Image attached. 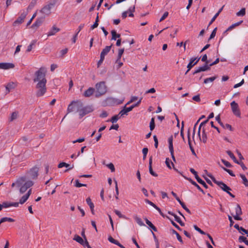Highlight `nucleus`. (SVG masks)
<instances>
[{
	"mask_svg": "<svg viewBox=\"0 0 248 248\" xmlns=\"http://www.w3.org/2000/svg\"><path fill=\"white\" fill-rule=\"evenodd\" d=\"M155 118H152L151 120L150 123V129L151 131H152L155 129Z\"/></svg>",
	"mask_w": 248,
	"mask_h": 248,
	"instance_id": "obj_40",
	"label": "nucleus"
},
{
	"mask_svg": "<svg viewBox=\"0 0 248 248\" xmlns=\"http://www.w3.org/2000/svg\"><path fill=\"white\" fill-rule=\"evenodd\" d=\"M95 89L92 87L89 88L88 89L86 90L84 93L83 95L86 97H90L93 93H94Z\"/></svg>",
	"mask_w": 248,
	"mask_h": 248,
	"instance_id": "obj_15",
	"label": "nucleus"
},
{
	"mask_svg": "<svg viewBox=\"0 0 248 248\" xmlns=\"http://www.w3.org/2000/svg\"><path fill=\"white\" fill-rule=\"evenodd\" d=\"M95 88L96 91L95 92V96L97 98L105 94L107 91V87L105 85V82L104 81H101L96 83L95 85Z\"/></svg>",
	"mask_w": 248,
	"mask_h": 248,
	"instance_id": "obj_3",
	"label": "nucleus"
},
{
	"mask_svg": "<svg viewBox=\"0 0 248 248\" xmlns=\"http://www.w3.org/2000/svg\"><path fill=\"white\" fill-rule=\"evenodd\" d=\"M240 176L243 180V184L245 185V186H248V180L246 178L245 175L240 174Z\"/></svg>",
	"mask_w": 248,
	"mask_h": 248,
	"instance_id": "obj_39",
	"label": "nucleus"
},
{
	"mask_svg": "<svg viewBox=\"0 0 248 248\" xmlns=\"http://www.w3.org/2000/svg\"><path fill=\"white\" fill-rule=\"evenodd\" d=\"M226 153L235 163H239V161L236 159V157L231 151H227Z\"/></svg>",
	"mask_w": 248,
	"mask_h": 248,
	"instance_id": "obj_27",
	"label": "nucleus"
},
{
	"mask_svg": "<svg viewBox=\"0 0 248 248\" xmlns=\"http://www.w3.org/2000/svg\"><path fill=\"white\" fill-rule=\"evenodd\" d=\"M148 152V149L147 148H144L142 149L143 159V160H145L146 159Z\"/></svg>",
	"mask_w": 248,
	"mask_h": 248,
	"instance_id": "obj_50",
	"label": "nucleus"
},
{
	"mask_svg": "<svg viewBox=\"0 0 248 248\" xmlns=\"http://www.w3.org/2000/svg\"><path fill=\"white\" fill-rule=\"evenodd\" d=\"M1 208H8L11 206H15V207H18V202H2V204H1Z\"/></svg>",
	"mask_w": 248,
	"mask_h": 248,
	"instance_id": "obj_12",
	"label": "nucleus"
},
{
	"mask_svg": "<svg viewBox=\"0 0 248 248\" xmlns=\"http://www.w3.org/2000/svg\"><path fill=\"white\" fill-rule=\"evenodd\" d=\"M217 28H215L212 31L211 34H210V36L209 37L208 41H209L211 39H212L213 38H214L215 37L216 32H217Z\"/></svg>",
	"mask_w": 248,
	"mask_h": 248,
	"instance_id": "obj_47",
	"label": "nucleus"
},
{
	"mask_svg": "<svg viewBox=\"0 0 248 248\" xmlns=\"http://www.w3.org/2000/svg\"><path fill=\"white\" fill-rule=\"evenodd\" d=\"M112 45L109 46H106L102 51L100 56L105 58V56L110 51Z\"/></svg>",
	"mask_w": 248,
	"mask_h": 248,
	"instance_id": "obj_18",
	"label": "nucleus"
},
{
	"mask_svg": "<svg viewBox=\"0 0 248 248\" xmlns=\"http://www.w3.org/2000/svg\"><path fill=\"white\" fill-rule=\"evenodd\" d=\"M83 103L80 100L76 101H73L68 105L67 108V112L70 113L72 112H79L81 108L83 107Z\"/></svg>",
	"mask_w": 248,
	"mask_h": 248,
	"instance_id": "obj_2",
	"label": "nucleus"
},
{
	"mask_svg": "<svg viewBox=\"0 0 248 248\" xmlns=\"http://www.w3.org/2000/svg\"><path fill=\"white\" fill-rule=\"evenodd\" d=\"M188 144H189V147H190V149L192 153V154L193 155H196L195 154V152L194 151V150L193 149V148L192 147V145H191V141H190V134H189V131H188Z\"/></svg>",
	"mask_w": 248,
	"mask_h": 248,
	"instance_id": "obj_38",
	"label": "nucleus"
},
{
	"mask_svg": "<svg viewBox=\"0 0 248 248\" xmlns=\"http://www.w3.org/2000/svg\"><path fill=\"white\" fill-rule=\"evenodd\" d=\"M149 172H150V173L155 176V177H157L158 175L157 174L155 173L153 170V168H152V156H151L150 158H149Z\"/></svg>",
	"mask_w": 248,
	"mask_h": 248,
	"instance_id": "obj_16",
	"label": "nucleus"
},
{
	"mask_svg": "<svg viewBox=\"0 0 248 248\" xmlns=\"http://www.w3.org/2000/svg\"><path fill=\"white\" fill-rule=\"evenodd\" d=\"M60 29L59 28H57L55 25L53 26L51 30L48 32L47 36H50L52 35H54L56 34V32L59 31Z\"/></svg>",
	"mask_w": 248,
	"mask_h": 248,
	"instance_id": "obj_21",
	"label": "nucleus"
},
{
	"mask_svg": "<svg viewBox=\"0 0 248 248\" xmlns=\"http://www.w3.org/2000/svg\"><path fill=\"white\" fill-rule=\"evenodd\" d=\"M172 140H173L172 136H171L170 137H169V138L168 139V142H169V150H171V151H172V150H173Z\"/></svg>",
	"mask_w": 248,
	"mask_h": 248,
	"instance_id": "obj_33",
	"label": "nucleus"
},
{
	"mask_svg": "<svg viewBox=\"0 0 248 248\" xmlns=\"http://www.w3.org/2000/svg\"><path fill=\"white\" fill-rule=\"evenodd\" d=\"M236 15L238 16H245L246 15V9L245 8H242L239 12L236 13Z\"/></svg>",
	"mask_w": 248,
	"mask_h": 248,
	"instance_id": "obj_35",
	"label": "nucleus"
},
{
	"mask_svg": "<svg viewBox=\"0 0 248 248\" xmlns=\"http://www.w3.org/2000/svg\"><path fill=\"white\" fill-rule=\"evenodd\" d=\"M114 212L120 218L127 219V217L125 216L122 215L120 211L115 210Z\"/></svg>",
	"mask_w": 248,
	"mask_h": 248,
	"instance_id": "obj_49",
	"label": "nucleus"
},
{
	"mask_svg": "<svg viewBox=\"0 0 248 248\" xmlns=\"http://www.w3.org/2000/svg\"><path fill=\"white\" fill-rule=\"evenodd\" d=\"M120 117V115L118 114V115L113 116L110 120H108L107 122H111L112 123L114 124L116 123Z\"/></svg>",
	"mask_w": 248,
	"mask_h": 248,
	"instance_id": "obj_29",
	"label": "nucleus"
},
{
	"mask_svg": "<svg viewBox=\"0 0 248 248\" xmlns=\"http://www.w3.org/2000/svg\"><path fill=\"white\" fill-rule=\"evenodd\" d=\"M45 19V17H41L36 19L35 22L32 25L31 28H38L39 27L42 23L44 22Z\"/></svg>",
	"mask_w": 248,
	"mask_h": 248,
	"instance_id": "obj_14",
	"label": "nucleus"
},
{
	"mask_svg": "<svg viewBox=\"0 0 248 248\" xmlns=\"http://www.w3.org/2000/svg\"><path fill=\"white\" fill-rule=\"evenodd\" d=\"M108 240L113 243V244H116L118 242V241L114 239V238H112V237H111V236H109L108 238Z\"/></svg>",
	"mask_w": 248,
	"mask_h": 248,
	"instance_id": "obj_62",
	"label": "nucleus"
},
{
	"mask_svg": "<svg viewBox=\"0 0 248 248\" xmlns=\"http://www.w3.org/2000/svg\"><path fill=\"white\" fill-rule=\"evenodd\" d=\"M33 185V183L31 181H27L24 184L21 186L19 191L21 193H24L28 188H30Z\"/></svg>",
	"mask_w": 248,
	"mask_h": 248,
	"instance_id": "obj_9",
	"label": "nucleus"
},
{
	"mask_svg": "<svg viewBox=\"0 0 248 248\" xmlns=\"http://www.w3.org/2000/svg\"><path fill=\"white\" fill-rule=\"evenodd\" d=\"M6 93H8L12 89H14L15 87V84L13 82H10L6 86Z\"/></svg>",
	"mask_w": 248,
	"mask_h": 248,
	"instance_id": "obj_23",
	"label": "nucleus"
},
{
	"mask_svg": "<svg viewBox=\"0 0 248 248\" xmlns=\"http://www.w3.org/2000/svg\"><path fill=\"white\" fill-rule=\"evenodd\" d=\"M146 224L155 232L157 231L156 228L153 224V223L149 221L147 218H145Z\"/></svg>",
	"mask_w": 248,
	"mask_h": 248,
	"instance_id": "obj_25",
	"label": "nucleus"
},
{
	"mask_svg": "<svg viewBox=\"0 0 248 248\" xmlns=\"http://www.w3.org/2000/svg\"><path fill=\"white\" fill-rule=\"evenodd\" d=\"M18 113L16 112H14L12 113L11 116L10 118V121L12 122L16 120L17 118Z\"/></svg>",
	"mask_w": 248,
	"mask_h": 248,
	"instance_id": "obj_41",
	"label": "nucleus"
},
{
	"mask_svg": "<svg viewBox=\"0 0 248 248\" xmlns=\"http://www.w3.org/2000/svg\"><path fill=\"white\" fill-rule=\"evenodd\" d=\"M75 186L77 187H80L81 186H87L86 184H83L80 183L79 182L78 180H76L75 181Z\"/></svg>",
	"mask_w": 248,
	"mask_h": 248,
	"instance_id": "obj_43",
	"label": "nucleus"
},
{
	"mask_svg": "<svg viewBox=\"0 0 248 248\" xmlns=\"http://www.w3.org/2000/svg\"><path fill=\"white\" fill-rule=\"evenodd\" d=\"M46 72L45 67H41L34 73V78L33 80L34 82H37L36 85L37 89L36 95L37 97L42 96L46 93Z\"/></svg>",
	"mask_w": 248,
	"mask_h": 248,
	"instance_id": "obj_1",
	"label": "nucleus"
},
{
	"mask_svg": "<svg viewBox=\"0 0 248 248\" xmlns=\"http://www.w3.org/2000/svg\"><path fill=\"white\" fill-rule=\"evenodd\" d=\"M28 198H29L26 195L23 196L21 197V198L20 199L18 204L19 203L23 204L24 203H25L26 202V201L28 199Z\"/></svg>",
	"mask_w": 248,
	"mask_h": 248,
	"instance_id": "obj_44",
	"label": "nucleus"
},
{
	"mask_svg": "<svg viewBox=\"0 0 248 248\" xmlns=\"http://www.w3.org/2000/svg\"><path fill=\"white\" fill-rule=\"evenodd\" d=\"M38 171H39V168L37 167H34L31 170L30 172H29V174L30 176V177L32 179H36L38 177Z\"/></svg>",
	"mask_w": 248,
	"mask_h": 248,
	"instance_id": "obj_10",
	"label": "nucleus"
},
{
	"mask_svg": "<svg viewBox=\"0 0 248 248\" xmlns=\"http://www.w3.org/2000/svg\"><path fill=\"white\" fill-rule=\"evenodd\" d=\"M168 15H169V13L168 12H165L164 13L163 15L162 16L160 19L159 22H161L163 20H164L165 19H166L167 18V17L168 16Z\"/></svg>",
	"mask_w": 248,
	"mask_h": 248,
	"instance_id": "obj_61",
	"label": "nucleus"
},
{
	"mask_svg": "<svg viewBox=\"0 0 248 248\" xmlns=\"http://www.w3.org/2000/svg\"><path fill=\"white\" fill-rule=\"evenodd\" d=\"M93 108L92 106H87L84 107V105L81 108L78 113L79 118L81 119L86 115L93 112Z\"/></svg>",
	"mask_w": 248,
	"mask_h": 248,
	"instance_id": "obj_5",
	"label": "nucleus"
},
{
	"mask_svg": "<svg viewBox=\"0 0 248 248\" xmlns=\"http://www.w3.org/2000/svg\"><path fill=\"white\" fill-rule=\"evenodd\" d=\"M86 202L90 206V208H93V207H94V204L92 202L91 199L90 197H88L86 199Z\"/></svg>",
	"mask_w": 248,
	"mask_h": 248,
	"instance_id": "obj_46",
	"label": "nucleus"
},
{
	"mask_svg": "<svg viewBox=\"0 0 248 248\" xmlns=\"http://www.w3.org/2000/svg\"><path fill=\"white\" fill-rule=\"evenodd\" d=\"M221 167L225 171L227 172L231 176L233 177L235 176V174L233 173L232 170L228 169L224 167Z\"/></svg>",
	"mask_w": 248,
	"mask_h": 248,
	"instance_id": "obj_51",
	"label": "nucleus"
},
{
	"mask_svg": "<svg viewBox=\"0 0 248 248\" xmlns=\"http://www.w3.org/2000/svg\"><path fill=\"white\" fill-rule=\"evenodd\" d=\"M166 217L168 218L171 221V224L173 226H174L176 229H177L179 231H181L182 229L179 227V226L176 224L173 220H172L169 217L167 216Z\"/></svg>",
	"mask_w": 248,
	"mask_h": 248,
	"instance_id": "obj_48",
	"label": "nucleus"
},
{
	"mask_svg": "<svg viewBox=\"0 0 248 248\" xmlns=\"http://www.w3.org/2000/svg\"><path fill=\"white\" fill-rule=\"evenodd\" d=\"M222 162L227 167L231 168L232 165L231 164L227 161L225 160L224 159H221Z\"/></svg>",
	"mask_w": 248,
	"mask_h": 248,
	"instance_id": "obj_60",
	"label": "nucleus"
},
{
	"mask_svg": "<svg viewBox=\"0 0 248 248\" xmlns=\"http://www.w3.org/2000/svg\"><path fill=\"white\" fill-rule=\"evenodd\" d=\"M27 178L26 176H22L18 178L16 181V185L19 187L22 185L23 183L26 182Z\"/></svg>",
	"mask_w": 248,
	"mask_h": 248,
	"instance_id": "obj_20",
	"label": "nucleus"
},
{
	"mask_svg": "<svg viewBox=\"0 0 248 248\" xmlns=\"http://www.w3.org/2000/svg\"><path fill=\"white\" fill-rule=\"evenodd\" d=\"M70 166V165L68 164H67L65 162H61L59 164L58 166V167L59 168H61L63 167H65L66 168H68Z\"/></svg>",
	"mask_w": 248,
	"mask_h": 248,
	"instance_id": "obj_53",
	"label": "nucleus"
},
{
	"mask_svg": "<svg viewBox=\"0 0 248 248\" xmlns=\"http://www.w3.org/2000/svg\"><path fill=\"white\" fill-rule=\"evenodd\" d=\"M112 34V40H116L117 38H120L121 36L120 34H117L115 30H112L111 31Z\"/></svg>",
	"mask_w": 248,
	"mask_h": 248,
	"instance_id": "obj_28",
	"label": "nucleus"
},
{
	"mask_svg": "<svg viewBox=\"0 0 248 248\" xmlns=\"http://www.w3.org/2000/svg\"><path fill=\"white\" fill-rule=\"evenodd\" d=\"M108 100L113 103L114 105H120L123 103L124 99L120 100L114 98H110Z\"/></svg>",
	"mask_w": 248,
	"mask_h": 248,
	"instance_id": "obj_22",
	"label": "nucleus"
},
{
	"mask_svg": "<svg viewBox=\"0 0 248 248\" xmlns=\"http://www.w3.org/2000/svg\"><path fill=\"white\" fill-rule=\"evenodd\" d=\"M107 166L111 170V172H114L115 171L114 166L112 163L107 164Z\"/></svg>",
	"mask_w": 248,
	"mask_h": 248,
	"instance_id": "obj_57",
	"label": "nucleus"
},
{
	"mask_svg": "<svg viewBox=\"0 0 248 248\" xmlns=\"http://www.w3.org/2000/svg\"><path fill=\"white\" fill-rule=\"evenodd\" d=\"M209 62H206V63H205L202 66L198 67L197 69L193 73V75H195L200 72L206 71L210 70V66H209Z\"/></svg>",
	"mask_w": 248,
	"mask_h": 248,
	"instance_id": "obj_8",
	"label": "nucleus"
},
{
	"mask_svg": "<svg viewBox=\"0 0 248 248\" xmlns=\"http://www.w3.org/2000/svg\"><path fill=\"white\" fill-rule=\"evenodd\" d=\"M194 229L199 232L201 234L205 235L206 234V233L203 232L202 230L200 228H199L197 225H194Z\"/></svg>",
	"mask_w": 248,
	"mask_h": 248,
	"instance_id": "obj_52",
	"label": "nucleus"
},
{
	"mask_svg": "<svg viewBox=\"0 0 248 248\" xmlns=\"http://www.w3.org/2000/svg\"><path fill=\"white\" fill-rule=\"evenodd\" d=\"M224 128L225 129H229L230 131H233V128L232 127V126L228 124H225L224 126Z\"/></svg>",
	"mask_w": 248,
	"mask_h": 248,
	"instance_id": "obj_64",
	"label": "nucleus"
},
{
	"mask_svg": "<svg viewBox=\"0 0 248 248\" xmlns=\"http://www.w3.org/2000/svg\"><path fill=\"white\" fill-rule=\"evenodd\" d=\"M192 99L197 102H200L201 101V98H200V94L196 95L195 96H194L192 97Z\"/></svg>",
	"mask_w": 248,
	"mask_h": 248,
	"instance_id": "obj_59",
	"label": "nucleus"
},
{
	"mask_svg": "<svg viewBox=\"0 0 248 248\" xmlns=\"http://www.w3.org/2000/svg\"><path fill=\"white\" fill-rule=\"evenodd\" d=\"M171 231H172V233L173 234H175L176 235V237H177V238L178 240L181 243L183 244V240L182 239L181 236L179 235V234L176 231H175L173 229H172Z\"/></svg>",
	"mask_w": 248,
	"mask_h": 248,
	"instance_id": "obj_30",
	"label": "nucleus"
},
{
	"mask_svg": "<svg viewBox=\"0 0 248 248\" xmlns=\"http://www.w3.org/2000/svg\"><path fill=\"white\" fill-rule=\"evenodd\" d=\"M201 58L200 57H196V58H192L190 59V62L188 65H187V70L185 73V74L186 75L190 70V69L196 64H197V63L200 61Z\"/></svg>",
	"mask_w": 248,
	"mask_h": 248,
	"instance_id": "obj_6",
	"label": "nucleus"
},
{
	"mask_svg": "<svg viewBox=\"0 0 248 248\" xmlns=\"http://www.w3.org/2000/svg\"><path fill=\"white\" fill-rule=\"evenodd\" d=\"M134 219H135L137 223L140 226H145V224L141 220V218L138 217V216H135L134 217Z\"/></svg>",
	"mask_w": 248,
	"mask_h": 248,
	"instance_id": "obj_36",
	"label": "nucleus"
},
{
	"mask_svg": "<svg viewBox=\"0 0 248 248\" xmlns=\"http://www.w3.org/2000/svg\"><path fill=\"white\" fill-rule=\"evenodd\" d=\"M231 106L233 113L237 117H240L241 113L239 109L238 105L234 101L231 103Z\"/></svg>",
	"mask_w": 248,
	"mask_h": 248,
	"instance_id": "obj_7",
	"label": "nucleus"
},
{
	"mask_svg": "<svg viewBox=\"0 0 248 248\" xmlns=\"http://www.w3.org/2000/svg\"><path fill=\"white\" fill-rule=\"evenodd\" d=\"M58 0H53L50 1L47 5L49 6V7L51 9L52 7H54L56 5Z\"/></svg>",
	"mask_w": 248,
	"mask_h": 248,
	"instance_id": "obj_58",
	"label": "nucleus"
},
{
	"mask_svg": "<svg viewBox=\"0 0 248 248\" xmlns=\"http://www.w3.org/2000/svg\"><path fill=\"white\" fill-rule=\"evenodd\" d=\"M145 202L147 203H148V204H150V205L152 206H153V207H154L155 208L156 207V206H156L155 204H154L153 202H151L150 201H149V200H148V199H145Z\"/></svg>",
	"mask_w": 248,
	"mask_h": 248,
	"instance_id": "obj_63",
	"label": "nucleus"
},
{
	"mask_svg": "<svg viewBox=\"0 0 248 248\" xmlns=\"http://www.w3.org/2000/svg\"><path fill=\"white\" fill-rule=\"evenodd\" d=\"M35 43V41H33L28 46V48L27 49V52H30L32 48V46H33L34 45Z\"/></svg>",
	"mask_w": 248,
	"mask_h": 248,
	"instance_id": "obj_55",
	"label": "nucleus"
},
{
	"mask_svg": "<svg viewBox=\"0 0 248 248\" xmlns=\"http://www.w3.org/2000/svg\"><path fill=\"white\" fill-rule=\"evenodd\" d=\"M108 113L105 111L103 110L102 113L99 115V117L102 118H106L108 116Z\"/></svg>",
	"mask_w": 248,
	"mask_h": 248,
	"instance_id": "obj_56",
	"label": "nucleus"
},
{
	"mask_svg": "<svg viewBox=\"0 0 248 248\" xmlns=\"http://www.w3.org/2000/svg\"><path fill=\"white\" fill-rule=\"evenodd\" d=\"M217 78V76H214L211 78H205L204 80L203 83L204 84H207L209 83V82H213L216 78Z\"/></svg>",
	"mask_w": 248,
	"mask_h": 248,
	"instance_id": "obj_32",
	"label": "nucleus"
},
{
	"mask_svg": "<svg viewBox=\"0 0 248 248\" xmlns=\"http://www.w3.org/2000/svg\"><path fill=\"white\" fill-rule=\"evenodd\" d=\"M27 14L25 13H22L17 19L13 23V26H16V24H20L22 23L25 18L26 17Z\"/></svg>",
	"mask_w": 248,
	"mask_h": 248,
	"instance_id": "obj_11",
	"label": "nucleus"
},
{
	"mask_svg": "<svg viewBox=\"0 0 248 248\" xmlns=\"http://www.w3.org/2000/svg\"><path fill=\"white\" fill-rule=\"evenodd\" d=\"M73 239L76 241L77 242L79 243L80 244L84 246V240L79 235L76 234L74 236Z\"/></svg>",
	"mask_w": 248,
	"mask_h": 248,
	"instance_id": "obj_24",
	"label": "nucleus"
},
{
	"mask_svg": "<svg viewBox=\"0 0 248 248\" xmlns=\"http://www.w3.org/2000/svg\"><path fill=\"white\" fill-rule=\"evenodd\" d=\"M200 140L202 141V142L203 143H206V141H207V135H206V133H205V130L204 129V128H203L202 129V139L200 137Z\"/></svg>",
	"mask_w": 248,
	"mask_h": 248,
	"instance_id": "obj_26",
	"label": "nucleus"
},
{
	"mask_svg": "<svg viewBox=\"0 0 248 248\" xmlns=\"http://www.w3.org/2000/svg\"><path fill=\"white\" fill-rule=\"evenodd\" d=\"M207 175L212 179L214 183L218 185L224 191L227 192L228 191L231 190V189L229 186H227L223 182L217 181L211 174L208 173L207 174Z\"/></svg>",
	"mask_w": 248,
	"mask_h": 248,
	"instance_id": "obj_4",
	"label": "nucleus"
},
{
	"mask_svg": "<svg viewBox=\"0 0 248 248\" xmlns=\"http://www.w3.org/2000/svg\"><path fill=\"white\" fill-rule=\"evenodd\" d=\"M174 217L175 218V220L180 224V225L182 226H185V224L184 222H183L179 217H178L176 215H175L174 216Z\"/></svg>",
	"mask_w": 248,
	"mask_h": 248,
	"instance_id": "obj_45",
	"label": "nucleus"
},
{
	"mask_svg": "<svg viewBox=\"0 0 248 248\" xmlns=\"http://www.w3.org/2000/svg\"><path fill=\"white\" fill-rule=\"evenodd\" d=\"M50 10L51 8L49 7V6L47 4L44 6L40 11L43 14L49 15L51 13Z\"/></svg>",
	"mask_w": 248,
	"mask_h": 248,
	"instance_id": "obj_19",
	"label": "nucleus"
},
{
	"mask_svg": "<svg viewBox=\"0 0 248 248\" xmlns=\"http://www.w3.org/2000/svg\"><path fill=\"white\" fill-rule=\"evenodd\" d=\"M15 67V65L12 63H0V69H9L13 68Z\"/></svg>",
	"mask_w": 248,
	"mask_h": 248,
	"instance_id": "obj_13",
	"label": "nucleus"
},
{
	"mask_svg": "<svg viewBox=\"0 0 248 248\" xmlns=\"http://www.w3.org/2000/svg\"><path fill=\"white\" fill-rule=\"evenodd\" d=\"M36 0H32L28 6V9H31L36 4Z\"/></svg>",
	"mask_w": 248,
	"mask_h": 248,
	"instance_id": "obj_54",
	"label": "nucleus"
},
{
	"mask_svg": "<svg viewBox=\"0 0 248 248\" xmlns=\"http://www.w3.org/2000/svg\"><path fill=\"white\" fill-rule=\"evenodd\" d=\"M132 110V107H130L126 108V107L124 106V108L119 112V115H120V117H122L124 115H127V112L131 111Z\"/></svg>",
	"mask_w": 248,
	"mask_h": 248,
	"instance_id": "obj_17",
	"label": "nucleus"
},
{
	"mask_svg": "<svg viewBox=\"0 0 248 248\" xmlns=\"http://www.w3.org/2000/svg\"><path fill=\"white\" fill-rule=\"evenodd\" d=\"M124 48L119 49L117 59L116 60V62H118L120 61V60L121 59L122 56L124 53Z\"/></svg>",
	"mask_w": 248,
	"mask_h": 248,
	"instance_id": "obj_34",
	"label": "nucleus"
},
{
	"mask_svg": "<svg viewBox=\"0 0 248 248\" xmlns=\"http://www.w3.org/2000/svg\"><path fill=\"white\" fill-rule=\"evenodd\" d=\"M196 179L199 183L202 185L205 188H208V186L206 184L204 181H203L199 177V176L196 177Z\"/></svg>",
	"mask_w": 248,
	"mask_h": 248,
	"instance_id": "obj_31",
	"label": "nucleus"
},
{
	"mask_svg": "<svg viewBox=\"0 0 248 248\" xmlns=\"http://www.w3.org/2000/svg\"><path fill=\"white\" fill-rule=\"evenodd\" d=\"M238 240L239 242H243L245 243L246 245L248 246V240L247 239L246 237L243 236H239L238 238Z\"/></svg>",
	"mask_w": 248,
	"mask_h": 248,
	"instance_id": "obj_37",
	"label": "nucleus"
},
{
	"mask_svg": "<svg viewBox=\"0 0 248 248\" xmlns=\"http://www.w3.org/2000/svg\"><path fill=\"white\" fill-rule=\"evenodd\" d=\"M235 212L236 215H241L242 214L241 207L239 204H237L236 207L235 208Z\"/></svg>",
	"mask_w": 248,
	"mask_h": 248,
	"instance_id": "obj_42",
	"label": "nucleus"
}]
</instances>
